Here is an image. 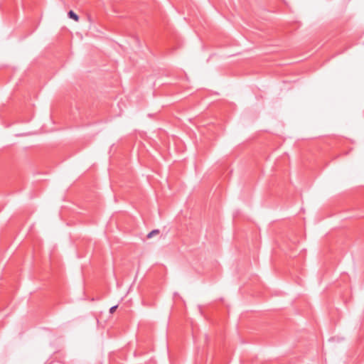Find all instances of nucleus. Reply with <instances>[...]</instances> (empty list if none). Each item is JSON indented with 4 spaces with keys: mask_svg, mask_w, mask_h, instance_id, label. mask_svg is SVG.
Here are the masks:
<instances>
[{
    "mask_svg": "<svg viewBox=\"0 0 364 364\" xmlns=\"http://www.w3.org/2000/svg\"><path fill=\"white\" fill-rule=\"evenodd\" d=\"M83 20L85 21H95V19L91 18L90 16H87V18L86 19H83Z\"/></svg>",
    "mask_w": 364,
    "mask_h": 364,
    "instance_id": "20e7f679",
    "label": "nucleus"
},
{
    "mask_svg": "<svg viewBox=\"0 0 364 364\" xmlns=\"http://www.w3.org/2000/svg\"><path fill=\"white\" fill-rule=\"evenodd\" d=\"M118 306L116 305V306H112L110 309H109V313L110 314H113L116 309H117Z\"/></svg>",
    "mask_w": 364,
    "mask_h": 364,
    "instance_id": "7ed1b4c3",
    "label": "nucleus"
},
{
    "mask_svg": "<svg viewBox=\"0 0 364 364\" xmlns=\"http://www.w3.org/2000/svg\"><path fill=\"white\" fill-rule=\"evenodd\" d=\"M159 234V230H154L152 231H151L148 235H147V238H151L154 235H158Z\"/></svg>",
    "mask_w": 364,
    "mask_h": 364,
    "instance_id": "f03ea898",
    "label": "nucleus"
},
{
    "mask_svg": "<svg viewBox=\"0 0 364 364\" xmlns=\"http://www.w3.org/2000/svg\"><path fill=\"white\" fill-rule=\"evenodd\" d=\"M68 16L70 19H72L73 21H78L80 20L78 15L76 13H75L73 11H70L68 12Z\"/></svg>",
    "mask_w": 364,
    "mask_h": 364,
    "instance_id": "f257e3e1",
    "label": "nucleus"
}]
</instances>
